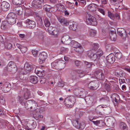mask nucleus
I'll use <instances>...</instances> for the list:
<instances>
[{"mask_svg":"<svg viewBox=\"0 0 130 130\" xmlns=\"http://www.w3.org/2000/svg\"><path fill=\"white\" fill-rule=\"evenodd\" d=\"M65 62L63 60L59 59L51 63L52 67L58 70L61 69L65 66Z\"/></svg>","mask_w":130,"mask_h":130,"instance_id":"f257e3e1","label":"nucleus"},{"mask_svg":"<svg viewBox=\"0 0 130 130\" xmlns=\"http://www.w3.org/2000/svg\"><path fill=\"white\" fill-rule=\"evenodd\" d=\"M25 107L26 109L34 111L37 109L38 105L36 102L34 100H29L25 103Z\"/></svg>","mask_w":130,"mask_h":130,"instance_id":"f03ea898","label":"nucleus"},{"mask_svg":"<svg viewBox=\"0 0 130 130\" xmlns=\"http://www.w3.org/2000/svg\"><path fill=\"white\" fill-rule=\"evenodd\" d=\"M17 18V15L15 13L10 12L7 15V21L9 24L13 25L16 23Z\"/></svg>","mask_w":130,"mask_h":130,"instance_id":"7ed1b4c3","label":"nucleus"},{"mask_svg":"<svg viewBox=\"0 0 130 130\" xmlns=\"http://www.w3.org/2000/svg\"><path fill=\"white\" fill-rule=\"evenodd\" d=\"M86 22L87 24L93 26H95L97 24L96 18L88 13L86 16Z\"/></svg>","mask_w":130,"mask_h":130,"instance_id":"20e7f679","label":"nucleus"},{"mask_svg":"<svg viewBox=\"0 0 130 130\" xmlns=\"http://www.w3.org/2000/svg\"><path fill=\"white\" fill-rule=\"evenodd\" d=\"M84 76V74L80 75H77L76 71H74L71 72L70 77V79L72 80L77 82L79 80L80 78Z\"/></svg>","mask_w":130,"mask_h":130,"instance_id":"39448f33","label":"nucleus"},{"mask_svg":"<svg viewBox=\"0 0 130 130\" xmlns=\"http://www.w3.org/2000/svg\"><path fill=\"white\" fill-rule=\"evenodd\" d=\"M84 90L83 89L79 88L75 89L73 90V93L77 96L81 98H84L85 96Z\"/></svg>","mask_w":130,"mask_h":130,"instance_id":"423d86ee","label":"nucleus"},{"mask_svg":"<svg viewBox=\"0 0 130 130\" xmlns=\"http://www.w3.org/2000/svg\"><path fill=\"white\" fill-rule=\"evenodd\" d=\"M74 98L72 96H70L68 97L65 99L64 103L65 105L67 107L71 108L73 106V101Z\"/></svg>","mask_w":130,"mask_h":130,"instance_id":"0eeeda50","label":"nucleus"},{"mask_svg":"<svg viewBox=\"0 0 130 130\" xmlns=\"http://www.w3.org/2000/svg\"><path fill=\"white\" fill-rule=\"evenodd\" d=\"M7 69L9 72H15L17 70L16 64L12 61H10L8 65Z\"/></svg>","mask_w":130,"mask_h":130,"instance_id":"6e6552de","label":"nucleus"},{"mask_svg":"<svg viewBox=\"0 0 130 130\" xmlns=\"http://www.w3.org/2000/svg\"><path fill=\"white\" fill-rule=\"evenodd\" d=\"M99 86V82L96 80L92 81L89 83L88 85V88L92 90H96Z\"/></svg>","mask_w":130,"mask_h":130,"instance_id":"1a4fd4ad","label":"nucleus"},{"mask_svg":"<svg viewBox=\"0 0 130 130\" xmlns=\"http://www.w3.org/2000/svg\"><path fill=\"white\" fill-rule=\"evenodd\" d=\"M45 0H34L32 3V5L37 8L40 7L42 3L45 2Z\"/></svg>","mask_w":130,"mask_h":130,"instance_id":"9d476101","label":"nucleus"},{"mask_svg":"<svg viewBox=\"0 0 130 130\" xmlns=\"http://www.w3.org/2000/svg\"><path fill=\"white\" fill-rule=\"evenodd\" d=\"M94 75L96 77L100 79L103 80L105 79V77L103 72L101 70L95 71Z\"/></svg>","mask_w":130,"mask_h":130,"instance_id":"9b49d317","label":"nucleus"},{"mask_svg":"<svg viewBox=\"0 0 130 130\" xmlns=\"http://www.w3.org/2000/svg\"><path fill=\"white\" fill-rule=\"evenodd\" d=\"M88 56L92 60L94 61L98 58V56L95 53H94L92 51H89L88 54Z\"/></svg>","mask_w":130,"mask_h":130,"instance_id":"f8f14e48","label":"nucleus"},{"mask_svg":"<svg viewBox=\"0 0 130 130\" xmlns=\"http://www.w3.org/2000/svg\"><path fill=\"white\" fill-rule=\"evenodd\" d=\"M2 10L4 11L8 10L10 8V5L7 2L3 1L1 3Z\"/></svg>","mask_w":130,"mask_h":130,"instance_id":"ddd939ff","label":"nucleus"},{"mask_svg":"<svg viewBox=\"0 0 130 130\" xmlns=\"http://www.w3.org/2000/svg\"><path fill=\"white\" fill-rule=\"evenodd\" d=\"M25 23H26L27 27L29 28L32 29L35 26V22L33 21L30 20L29 19H27Z\"/></svg>","mask_w":130,"mask_h":130,"instance_id":"4468645a","label":"nucleus"},{"mask_svg":"<svg viewBox=\"0 0 130 130\" xmlns=\"http://www.w3.org/2000/svg\"><path fill=\"white\" fill-rule=\"evenodd\" d=\"M47 54L44 52H42L40 53L39 55V59L40 60L39 61L40 63L43 62V61L46 59L47 57Z\"/></svg>","mask_w":130,"mask_h":130,"instance_id":"2eb2a0df","label":"nucleus"},{"mask_svg":"<svg viewBox=\"0 0 130 130\" xmlns=\"http://www.w3.org/2000/svg\"><path fill=\"white\" fill-rule=\"evenodd\" d=\"M71 41V38L68 35H66L62 38L61 41L65 44L70 45Z\"/></svg>","mask_w":130,"mask_h":130,"instance_id":"dca6fc26","label":"nucleus"},{"mask_svg":"<svg viewBox=\"0 0 130 130\" xmlns=\"http://www.w3.org/2000/svg\"><path fill=\"white\" fill-rule=\"evenodd\" d=\"M107 61L110 63H112L115 61V58L114 55L112 54L108 55L106 58Z\"/></svg>","mask_w":130,"mask_h":130,"instance_id":"f3484780","label":"nucleus"},{"mask_svg":"<svg viewBox=\"0 0 130 130\" xmlns=\"http://www.w3.org/2000/svg\"><path fill=\"white\" fill-rule=\"evenodd\" d=\"M29 80L30 82L33 84H35L38 82L39 78L36 76H31L29 77Z\"/></svg>","mask_w":130,"mask_h":130,"instance_id":"a211bd4d","label":"nucleus"},{"mask_svg":"<svg viewBox=\"0 0 130 130\" xmlns=\"http://www.w3.org/2000/svg\"><path fill=\"white\" fill-rule=\"evenodd\" d=\"M117 33L121 37L126 36V31L123 28L118 29L117 30Z\"/></svg>","mask_w":130,"mask_h":130,"instance_id":"6ab92c4d","label":"nucleus"},{"mask_svg":"<svg viewBox=\"0 0 130 130\" xmlns=\"http://www.w3.org/2000/svg\"><path fill=\"white\" fill-rule=\"evenodd\" d=\"M104 106H103L102 105H100L97 107L95 109L96 112L99 114H101L102 112L104 110V108L107 107V106L106 105Z\"/></svg>","mask_w":130,"mask_h":130,"instance_id":"aec40b11","label":"nucleus"},{"mask_svg":"<svg viewBox=\"0 0 130 130\" xmlns=\"http://www.w3.org/2000/svg\"><path fill=\"white\" fill-rule=\"evenodd\" d=\"M16 46L17 47L19 48L22 53H25L27 51V47L23 46L18 43H17Z\"/></svg>","mask_w":130,"mask_h":130,"instance_id":"412c9836","label":"nucleus"},{"mask_svg":"<svg viewBox=\"0 0 130 130\" xmlns=\"http://www.w3.org/2000/svg\"><path fill=\"white\" fill-rule=\"evenodd\" d=\"M58 20L60 23L67 25L68 24V22L65 18L63 17H60L58 18Z\"/></svg>","mask_w":130,"mask_h":130,"instance_id":"4be33fe9","label":"nucleus"},{"mask_svg":"<svg viewBox=\"0 0 130 130\" xmlns=\"http://www.w3.org/2000/svg\"><path fill=\"white\" fill-rule=\"evenodd\" d=\"M96 5L94 4H91L89 5L87 7L88 9L91 12L95 11L96 9Z\"/></svg>","mask_w":130,"mask_h":130,"instance_id":"5701e85b","label":"nucleus"},{"mask_svg":"<svg viewBox=\"0 0 130 130\" xmlns=\"http://www.w3.org/2000/svg\"><path fill=\"white\" fill-rule=\"evenodd\" d=\"M120 128L122 130H128V128L126 124L124 122H121L119 124Z\"/></svg>","mask_w":130,"mask_h":130,"instance_id":"b1692460","label":"nucleus"},{"mask_svg":"<svg viewBox=\"0 0 130 130\" xmlns=\"http://www.w3.org/2000/svg\"><path fill=\"white\" fill-rule=\"evenodd\" d=\"M56 7L57 10L60 12L63 11L64 10L65 8L64 6L60 3L56 4Z\"/></svg>","mask_w":130,"mask_h":130,"instance_id":"393cba45","label":"nucleus"},{"mask_svg":"<svg viewBox=\"0 0 130 130\" xmlns=\"http://www.w3.org/2000/svg\"><path fill=\"white\" fill-rule=\"evenodd\" d=\"M23 8L21 6H18L15 8V11L19 15H21L22 14Z\"/></svg>","mask_w":130,"mask_h":130,"instance_id":"a878e982","label":"nucleus"},{"mask_svg":"<svg viewBox=\"0 0 130 130\" xmlns=\"http://www.w3.org/2000/svg\"><path fill=\"white\" fill-rule=\"evenodd\" d=\"M99 101L103 103H107L109 101V98L107 96L102 97L99 99Z\"/></svg>","mask_w":130,"mask_h":130,"instance_id":"bb28decb","label":"nucleus"},{"mask_svg":"<svg viewBox=\"0 0 130 130\" xmlns=\"http://www.w3.org/2000/svg\"><path fill=\"white\" fill-rule=\"evenodd\" d=\"M40 69L39 68H36L35 71V72L39 76H42L44 75V73L42 71H40Z\"/></svg>","mask_w":130,"mask_h":130,"instance_id":"cd10ccee","label":"nucleus"},{"mask_svg":"<svg viewBox=\"0 0 130 130\" xmlns=\"http://www.w3.org/2000/svg\"><path fill=\"white\" fill-rule=\"evenodd\" d=\"M110 39L111 40L115 41L116 40V35L113 31H111L110 33Z\"/></svg>","mask_w":130,"mask_h":130,"instance_id":"c85d7f7f","label":"nucleus"},{"mask_svg":"<svg viewBox=\"0 0 130 130\" xmlns=\"http://www.w3.org/2000/svg\"><path fill=\"white\" fill-rule=\"evenodd\" d=\"M24 97V99L26 100L28 99L30 97L29 91L27 89L26 90Z\"/></svg>","mask_w":130,"mask_h":130,"instance_id":"c756f323","label":"nucleus"},{"mask_svg":"<svg viewBox=\"0 0 130 130\" xmlns=\"http://www.w3.org/2000/svg\"><path fill=\"white\" fill-rule=\"evenodd\" d=\"M23 0H13L12 2L14 4L19 5L23 4Z\"/></svg>","mask_w":130,"mask_h":130,"instance_id":"7c9ffc66","label":"nucleus"},{"mask_svg":"<svg viewBox=\"0 0 130 130\" xmlns=\"http://www.w3.org/2000/svg\"><path fill=\"white\" fill-rule=\"evenodd\" d=\"M68 25H69L70 28L72 30H76L77 25L73 23H68Z\"/></svg>","mask_w":130,"mask_h":130,"instance_id":"2f4dec72","label":"nucleus"},{"mask_svg":"<svg viewBox=\"0 0 130 130\" xmlns=\"http://www.w3.org/2000/svg\"><path fill=\"white\" fill-rule=\"evenodd\" d=\"M24 68L25 69L26 71L28 73H29L31 71V68L29 65L28 63H26L25 64Z\"/></svg>","mask_w":130,"mask_h":130,"instance_id":"473e14b6","label":"nucleus"},{"mask_svg":"<svg viewBox=\"0 0 130 130\" xmlns=\"http://www.w3.org/2000/svg\"><path fill=\"white\" fill-rule=\"evenodd\" d=\"M7 22L4 21L2 22L1 27V29H5L7 28Z\"/></svg>","mask_w":130,"mask_h":130,"instance_id":"72a5a7b5","label":"nucleus"},{"mask_svg":"<svg viewBox=\"0 0 130 130\" xmlns=\"http://www.w3.org/2000/svg\"><path fill=\"white\" fill-rule=\"evenodd\" d=\"M96 34V31L93 29H90L89 31L90 35L91 37L95 36Z\"/></svg>","mask_w":130,"mask_h":130,"instance_id":"f704fd0d","label":"nucleus"},{"mask_svg":"<svg viewBox=\"0 0 130 130\" xmlns=\"http://www.w3.org/2000/svg\"><path fill=\"white\" fill-rule=\"evenodd\" d=\"M73 125L76 128H79V127H80V123H78V121L77 120H74L73 121Z\"/></svg>","mask_w":130,"mask_h":130,"instance_id":"c9c22d12","label":"nucleus"},{"mask_svg":"<svg viewBox=\"0 0 130 130\" xmlns=\"http://www.w3.org/2000/svg\"><path fill=\"white\" fill-rule=\"evenodd\" d=\"M5 85L3 86L1 85L0 86V89L5 92H7L8 91V89H7Z\"/></svg>","mask_w":130,"mask_h":130,"instance_id":"e433bc0d","label":"nucleus"},{"mask_svg":"<svg viewBox=\"0 0 130 130\" xmlns=\"http://www.w3.org/2000/svg\"><path fill=\"white\" fill-rule=\"evenodd\" d=\"M44 23L45 26L47 27H49L50 25V23L47 18H46L45 19Z\"/></svg>","mask_w":130,"mask_h":130,"instance_id":"4c0bfd02","label":"nucleus"},{"mask_svg":"<svg viewBox=\"0 0 130 130\" xmlns=\"http://www.w3.org/2000/svg\"><path fill=\"white\" fill-rule=\"evenodd\" d=\"M73 47L76 48V50L79 48H82V46L80 45L79 43L76 41Z\"/></svg>","mask_w":130,"mask_h":130,"instance_id":"58836bf2","label":"nucleus"},{"mask_svg":"<svg viewBox=\"0 0 130 130\" xmlns=\"http://www.w3.org/2000/svg\"><path fill=\"white\" fill-rule=\"evenodd\" d=\"M84 62L86 66L88 68L91 67L93 64L92 62H89L86 61H84Z\"/></svg>","mask_w":130,"mask_h":130,"instance_id":"ea45409f","label":"nucleus"},{"mask_svg":"<svg viewBox=\"0 0 130 130\" xmlns=\"http://www.w3.org/2000/svg\"><path fill=\"white\" fill-rule=\"evenodd\" d=\"M51 33L52 35H54L55 37H57L58 33V31L57 29H56L52 31V32Z\"/></svg>","mask_w":130,"mask_h":130,"instance_id":"a19ab883","label":"nucleus"},{"mask_svg":"<svg viewBox=\"0 0 130 130\" xmlns=\"http://www.w3.org/2000/svg\"><path fill=\"white\" fill-rule=\"evenodd\" d=\"M17 99V100L21 104H22L24 103L23 102V99L21 96H18Z\"/></svg>","mask_w":130,"mask_h":130,"instance_id":"79ce46f5","label":"nucleus"},{"mask_svg":"<svg viewBox=\"0 0 130 130\" xmlns=\"http://www.w3.org/2000/svg\"><path fill=\"white\" fill-rule=\"evenodd\" d=\"M98 58L102 56L103 54V51L100 50H98L95 53Z\"/></svg>","mask_w":130,"mask_h":130,"instance_id":"37998d69","label":"nucleus"},{"mask_svg":"<svg viewBox=\"0 0 130 130\" xmlns=\"http://www.w3.org/2000/svg\"><path fill=\"white\" fill-rule=\"evenodd\" d=\"M115 57L118 59H120L121 57V54L120 52H117L115 54Z\"/></svg>","mask_w":130,"mask_h":130,"instance_id":"c03bdc74","label":"nucleus"},{"mask_svg":"<svg viewBox=\"0 0 130 130\" xmlns=\"http://www.w3.org/2000/svg\"><path fill=\"white\" fill-rule=\"evenodd\" d=\"M108 16L112 20H114L115 19V16L114 15L110 12L108 11Z\"/></svg>","mask_w":130,"mask_h":130,"instance_id":"a18cd8bd","label":"nucleus"},{"mask_svg":"<svg viewBox=\"0 0 130 130\" xmlns=\"http://www.w3.org/2000/svg\"><path fill=\"white\" fill-rule=\"evenodd\" d=\"M50 7L48 5H46L43 6L44 9L46 11H49L50 10Z\"/></svg>","mask_w":130,"mask_h":130,"instance_id":"49530a36","label":"nucleus"},{"mask_svg":"<svg viewBox=\"0 0 130 130\" xmlns=\"http://www.w3.org/2000/svg\"><path fill=\"white\" fill-rule=\"evenodd\" d=\"M5 101L4 98L2 96H0V103L3 104L4 105L5 103Z\"/></svg>","mask_w":130,"mask_h":130,"instance_id":"de8ad7c7","label":"nucleus"},{"mask_svg":"<svg viewBox=\"0 0 130 130\" xmlns=\"http://www.w3.org/2000/svg\"><path fill=\"white\" fill-rule=\"evenodd\" d=\"M31 128H35L37 126V124L36 122L34 121H32L31 122Z\"/></svg>","mask_w":130,"mask_h":130,"instance_id":"09e8293b","label":"nucleus"},{"mask_svg":"<svg viewBox=\"0 0 130 130\" xmlns=\"http://www.w3.org/2000/svg\"><path fill=\"white\" fill-rule=\"evenodd\" d=\"M11 102L13 105L15 106L17 105V103H18V101L17 100H16L14 98H12Z\"/></svg>","mask_w":130,"mask_h":130,"instance_id":"8fccbe9b","label":"nucleus"},{"mask_svg":"<svg viewBox=\"0 0 130 130\" xmlns=\"http://www.w3.org/2000/svg\"><path fill=\"white\" fill-rule=\"evenodd\" d=\"M20 71L21 74L26 75L28 73V72H27L26 71V70H25V69L24 68V69H21Z\"/></svg>","mask_w":130,"mask_h":130,"instance_id":"3c124183","label":"nucleus"},{"mask_svg":"<svg viewBox=\"0 0 130 130\" xmlns=\"http://www.w3.org/2000/svg\"><path fill=\"white\" fill-rule=\"evenodd\" d=\"M5 45L6 47L8 49H10L12 48V45L10 43H6Z\"/></svg>","mask_w":130,"mask_h":130,"instance_id":"603ef678","label":"nucleus"},{"mask_svg":"<svg viewBox=\"0 0 130 130\" xmlns=\"http://www.w3.org/2000/svg\"><path fill=\"white\" fill-rule=\"evenodd\" d=\"M99 44L97 43L94 44L93 46L92 49L94 50H96L99 48Z\"/></svg>","mask_w":130,"mask_h":130,"instance_id":"864d4df0","label":"nucleus"},{"mask_svg":"<svg viewBox=\"0 0 130 130\" xmlns=\"http://www.w3.org/2000/svg\"><path fill=\"white\" fill-rule=\"evenodd\" d=\"M32 53L33 56L35 57H37L38 54V52L37 50H32Z\"/></svg>","mask_w":130,"mask_h":130,"instance_id":"5fc2aeb1","label":"nucleus"},{"mask_svg":"<svg viewBox=\"0 0 130 130\" xmlns=\"http://www.w3.org/2000/svg\"><path fill=\"white\" fill-rule=\"evenodd\" d=\"M78 2H79V4H80V3H82L84 5H85L86 4V0H77Z\"/></svg>","mask_w":130,"mask_h":130,"instance_id":"6e6d98bb","label":"nucleus"},{"mask_svg":"<svg viewBox=\"0 0 130 130\" xmlns=\"http://www.w3.org/2000/svg\"><path fill=\"white\" fill-rule=\"evenodd\" d=\"M46 81V79L43 77H41L40 79V82L42 84L45 83Z\"/></svg>","mask_w":130,"mask_h":130,"instance_id":"4d7b16f0","label":"nucleus"},{"mask_svg":"<svg viewBox=\"0 0 130 130\" xmlns=\"http://www.w3.org/2000/svg\"><path fill=\"white\" fill-rule=\"evenodd\" d=\"M99 3H101L102 4H106L107 2V0H96Z\"/></svg>","mask_w":130,"mask_h":130,"instance_id":"13d9d810","label":"nucleus"},{"mask_svg":"<svg viewBox=\"0 0 130 130\" xmlns=\"http://www.w3.org/2000/svg\"><path fill=\"white\" fill-rule=\"evenodd\" d=\"M98 58L99 59V63L100 64H101V65H102V64H103L105 63L104 62V59H105L104 58H100V59Z\"/></svg>","mask_w":130,"mask_h":130,"instance_id":"bf43d9fd","label":"nucleus"},{"mask_svg":"<svg viewBox=\"0 0 130 130\" xmlns=\"http://www.w3.org/2000/svg\"><path fill=\"white\" fill-rule=\"evenodd\" d=\"M81 63V61L78 60H76L75 61V65L77 67L79 66Z\"/></svg>","mask_w":130,"mask_h":130,"instance_id":"052dcab7","label":"nucleus"},{"mask_svg":"<svg viewBox=\"0 0 130 130\" xmlns=\"http://www.w3.org/2000/svg\"><path fill=\"white\" fill-rule=\"evenodd\" d=\"M85 124L84 122H82L80 123V127L79 128L81 129H83L85 126Z\"/></svg>","mask_w":130,"mask_h":130,"instance_id":"680f3d73","label":"nucleus"},{"mask_svg":"<svg viewBox=\"0 0 130 130\" xmlns=\"http://www.w3.org/2000/svg\"><path fill=\"white\" fill-rule=\"evenodd\" d=\"M68 7L69 8L72 9L74 8V6L72 3L69 2Z\"/></svg>","mask_w":130,"mask_h":130,"instance_id":"e2e57ef3","label":"nucleus"},{"mask_svg":"<svg viewBox=\"0 0 130 130\" xmlns=\"http://www.w3.org/2000/svg\"><path fill=\"white\" fill-rule=\"evenodd\" d=\"M92 122L96 125H98L100 124V121H92Z\"/></svg>","mask_w":130,"mask_h":130,"instance_id":"0e129e2a","label":"nucleus"},{"mask_svg":"<svg viewBox=\"0 0 130 130\" xmlns=\"http://www.w3.org/2000/svg\"><path fill=\"white\" fill-rule=\"evenodd\" d=\"M5 85L6 86V87L7 89H8V91L10 90V84L9 83H6L5 84Z\"/></svg>","mask_w":130,"mask_h":130,"instance_id":"69168bd1","label":"nucleus"},{"mask_svg":"<svg viewBox=\"0 0 130 130\" xmlns=\"http://www.w3.org/2000/svg\"><path fill=\"white\" fill-rule=\"evenodd\" d=\"M77 72V75H80L83 74H84L83 73V72L82 70H77L76 71Z\"/></svg>","mask_w":130,"mask_h":130,"instance_id":"338daca9","label":"nucleus"},{"mask_svg":"<svg viewBox=\"0 0 130 130\" xmlns=\"http://www.w3.org/2000/svg\"><path fill=\"white\" fill-rule=\"evenodd\" d=\"M76 42V41L74 40H72L71 41H70V44L71 46H73Z\"/></svg>","mask_w":130,"mask_h":130,"instance_id":"774afa93","label":"nucleus"}]
</instances>
